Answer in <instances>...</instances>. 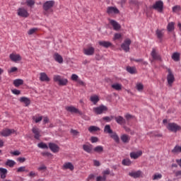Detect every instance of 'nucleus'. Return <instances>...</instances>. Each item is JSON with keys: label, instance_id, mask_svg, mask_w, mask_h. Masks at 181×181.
I'll list each match as a JSON object with an SVG mask.
<instances>
[{"label": "nucleus", "instance_id": "obj_17", "mask_svg": "<svg viewBox=\"0 0 181 181\" xmlns=\"http://www.w3.org/2000/svg\"><path fill=\"white\" fill-rule=\"evenodd\" d=\"M83 149L85 152H87V153H91L93 152V144H83Z\"/></svg>", "mask_w": 181, "mask_h": 181}, {"label": "nucleus", "instance_id": "obj_29", "mask_svg": "<svg viewBox=\"0 0 181 181\" xmlns=\"http://www.w3.org/2000/svg\"><path fill=\"white\" fill-rule=\"evenodd\" d=\"M64 169H69V170H74V165L71 163H65L63 165Z\"/></svg>", "mask_w": 181, "mask_h": 181}, {"label": "nucleus", "instance_id": "obj_44", "mask_svg": "<svg viewBox=\"0 0 181 181\" xmlns=\"http://www.w3.org/2000/svg\"><path fill=\"white\" fill-rule=\"evenodd\" d=\"M136 88L138 91H142V90H144V84L141 83H136Z\"/></svg>", "mask_w": 181, "mask_h": 181}, {"label": "nucleus", "instance_id": "obj_16", "mask_svg": "<svg viewBox=\"0 0 181 181\" xmlns=\"http://www.w3.org/2000/svg\"><path fill=\"white\" fill-rule=\"evenodd\" d=\"M10 59L12 62H21L22 57L19 54H10Z\"/></svg>", "mask_w": 181, "mask_h": 181}, {"label": "nucleus", "instance_id": "obj_63", "mask_svg": "<svg viewBox=\"0 0 181 181\" xmlns=\"http://www.w3.org/2000/svg\"><path fill=\"white\" fill-rule=\"evenodd\" d=\"M93 165H94V166H100L101 165V163H100V161H98L97 160H94Z\"/></svg>", "mask_w": 181, "mask_h": 181}, {"label": "nucleus", "instance_id": "obj_49", "mask_svg": "<svg viewBox=\"0 0 181 181\" xmlns=\"http://www.w3.org/2000/svg\"><path fill=\"white\" fill-rule=\"evenodd\" d=\"M28 6H33L35 5V0H26Z\"/></svg>", "mask_w": 181, "mask_h": 181}, {"label": "nucleus", "instance_id": "obj_22", "mask_svg": "<svg viewBox=\"0 0 181 181\" xmlns=\"http://www.w3.org/2000/svg\"><path fill=\"white\" fill-rule=\"evenodd\" d=\"M139 156H142V151L130 153V158L132 159H138V158H139Z\"/></svg>", "mask_w": 181, "mask_h": 181}, {"label": "nucleus", "instance_id": "obj_32", "mask_svg": "<svg viewBox=\"0 0 181 181\" xmlns=\"http://www.w3.org/2000/svg\"><path fill=\"white\" fill-rule=\"evenodd\" d=\"M172 59L174 62H179L180 60V54L179 52H174L172 55Z\"/></svg>", "mask_w": 181, "mask_h": 181}, {"label": "nucleus", "instance_id": "obj_7", "mask_svg": "<svg viewBox=\"0 0 181 181\" xmlns=\"http://www.w3.org/2000/svg\"><path fill=\"white\" fill-rule=\"evenodd\" d=\"M152 8L158 12H162L163 11V1H156V4L153 5Z\"/></svg>", "mask_w": 181, "mask_h": 181}, {"label": "nucleus", "instance_id": "obj_57", "mask_svg": "<svg viewBox=\"0 0 181 181\" xmlns=\"http://www.w3.org/2000/svg\"><path fill=\"white\" fill-rule=\"evenodd\" d=\"M46 169H47V168L46 167V165H41L40 167H39L37 168V170H39L40 172L42 171V170H46Z\"/></svg>", "mask_w": 181, "mask_h": 181}, {"label": "nucleus", "instance_id": "obj_59", "mask_svg": "<svg viewBox=\"0 0 181 181\" xmlns=\"http://www.w3.org/2000/svg\"><path fill=\"white\" fill-rule=\"evenodd\" d=\"M121 37H122L121 34H119V33H115V37H114V40H118V39H121Z\"/></svg>", "mask_w": 181, "mask_h": 181}, {"label": "nucleus", "instance_id": "obj_37", "mask_svg": "<svg viewBox=\"0 0 181 181\" xmlns=\"http://www.w3.org/2000/svg\"><path fill=\"white\" fill-rule=\"evenodd\" d=\"M122 163L124 166H131V165H132V161H131V160H129V158H126L122 161Z\"/></svg>", "mask_w": 181, "mask_h": 181}, {"label": "nucleus", "instance_id": "obj_61", "mask_svg": "<svg viewBox=\"0 0 181 181\" xmlns=\"http://www.w3.org/2000/svg\"><path fill=\"white\" fill-rule=\"evenodd\" d=\"M124 117L126 118V119L127 121H129V119H131L133 118V116L131 115L130 114H127V115H125Z\"/></svg>", "mask_w": 181, "mask_h": 181}, {"label": "nucleus", "instance_id": "obj_33", "mask_svg": "<svg viewBox=\"0 0 181 181\" xmlns=\"http://www.w3.org/2000/svg\"><path fill=\"white\" fill-rule=\"evenodd\" d=\"M167 30L168 32H173L175 30V23L170 22L167 25Z\"/></svg>", "mask_w": 181, "mask_h": 181}, {"label": "nucleus", "instance_id": "obj_19", "mask_svg": "<svg viewBox=\"0 0 181 181\" xmlns=\"http://www.w3.org/2000/svg\"><path fill=\"white\" fill-rule=\"evenodd\" d=\"M40 81H45V82H49L50 81V78L47 76V74L45 72H41L40 73Z\"/></svg>", "mask_w": 181, "mask_h": 181}, {"label": "nucleus", "instance_id": "obj_50", "mask_svg": "<svg viewBox=\"0 0 181 181\" xmlns=\"http://www.w3.org/2000/svg\"><path fill=\"white\" fill-rule=\"evenodd\" d=\"M71 79L73 81H78V76H77V74H73L71 75Z\"/></svg>", "mask_w": 181, "mask_h": 181}, {"label": "nucleus", "instance_id": "obj_51", "mask_svg": "<svg viewBox=\"0 0 181 181\" xmlns=\"http://www.w3.org/2000/svg\"><path fill=\"white\" fill-rule=\"evenodd\" d=\"M17 172H18V173L28 172V170H26V167L22 166V167H20L17 169Z\"/></svg>", "mask_w": 181, "mask_h": 181}, {"label": "nucleus", "instance_id": "obj_39", "mask_svg": "<svg viewBox=\"0 0 181 181\" xmlns=\"http://www.w3.org/2000/svg\"><path fill=\"white\" fill-rule=\"evenodd\" d=\"M104 132L106 134H112V129H111V126H110V124L105 126Z\"/></svg>", "mask_w": 181, "mask_h": 181}, {"label": "nucleus", "instance_id": "obj_41", "mask_svg": "<svg viewBox=\"0 0 181 181\" xmlns=\"http://www.w3.org/2000/svg\"><path fill=\"white\" fill-rule=\"evenodd\" d=\"M115 117L114 116H105L103 117V120L105 121L106 122H111V121H112V119H114Z\"/></svg>", "mask_w": 181, "mask_h": 181}, {"label": "nucleus", "instance_id": "obj_47", "mask_svg": "<svg viewBox=\"0 0 181 181\" xmlns=\"http://www.w3.org/2000/svg\"><path fill=\"white\" fill-rule=\"evenodd\" d=\"M36 32H37V28H33L30 29L28 31V35H33L34 33H36Z\"/></svg>", "mask_w": 181, "mask_h": 181}, {"label": "nucleus", "instance_id": "obj_5", "mask_svg": "<svg viewBox=\"0 0 181 181\" xmlns=\"http://www.w3.org/2000/svg\"><path fill=\"white\" fill-rule=\"evenodd\" d=\"M132 42L130 39L127 38L124 40V43L122 44L121 47L122 50L127 52H129V46H131V43Z\"/></svg>", "mask_w": 181, "mask_h": 181}, {"label": "nucleus", "instance_id": "obj_45", "mask_svg": "<svg viewBox=\"0 0 181 181\" xmlns=\"http://www.w3.org/2000/svg\"><path fill=\"white\" fill-rule=\"evenodd\" d=\"M127 71H128V73H130V74H134L135 68L134 67H131V66H127Z\"/></svg>", "mask_w": 181, "mask_h": 181}, {"label": "nucleus", "instance_id": "obj_12", "mask_svg": "<svg viewBox=\"0 0 181 181\" xmlns=\"http://www.w3.org/2000/svg\"><path fill=\"white\" fill-rule=\"evenodd\" d=\"M95 52V49L93 47H88V48L83 49V54H86V56H93Z\"/></svg>", "mask_w": 181, "mask_h": 181}, {"label": "nucleus", "instance_id": "obj_62", "mask_svg": "<svg viewBox=\"0 0 181 181\" xmlns=\"http://www.w3.org/2000/svg\"><path fill=\"white\" fill-rule=\"evenodd\" d=\"M110 169H107L106 170L103 171V176H107V175H110Z\"/></svg>", "mask_w": 181, "mask_h": 181}, {"label": "nucleus", "instance_id": "obj_48", "mask_svg": "<svg viewBox=\"0 0 181 181\" xmlns=\"http://www.w3.org/2000/svg\"><path fill=\"white\" fill-rule=\"evenodd\" d=\"M162 179V174H155L153 177V180H158Z\"/></svg>", "mask_w": 181, "mask_h": 181}, {"label": "nucleus", "instance_id": "obj_14", "mask_svg": "<svg viewBox=\"0 0 181 181\" xmlns=\"http://www.w3.org/2000/svg\"><path fill=\"white\" fill-rule=\"evenodd\" d=\"M151 56L153 58V60H160L161 57L159 54H158V52L156 51V48H153Z\"/></svg>", "mask_w": 181, "mask_h": 181}, {"label": "nucleus", "instance_id": "obj_43", "mask_svg": "<svg viewBox=\"0 0 181 181\" xmlns=\"http://www.w3.org/2000/svg\"><path fill=\"white\" fill-rule=\"evenodd\" d=\"M38 148H40L41 149H47L49 147L47 145L43 142L39 143L37 144Z\"/></svg>", "mask_w": 181, "mask_h": 181}, {"label": "nucleus", "instance_id": "obj_40", "mask_svg": "<svg viewBox=\"0 0 181 181\" xmlns=\"http://www.w3.org/2000/svg\"><path fill=\"white\" fill-rule=\"evenodd\" d=\"M89 132H97V131H100V127L95 126H90L88 128Z\"/></svg>", "mask_w": 181, "mask_h": 181}, {"label": "nucleus", "instance_id": "obj_26", "mask_svg": "<svg viewBox=\"0 0 181 181\" xmlns=\"http://www.w3.org/2000/svg\"><path fill=\"white\" fill-rule=\"evenodd\" d=\"M8 175V170L6 168H0V177L1 179H6Z\"/></svg>", "mask_w": 181, "mask_h": 181}, {"label": "nucleus", "instance_id": "obj_23", "mask_svg": "<svg viewBox=\"0 0 181 181\" xmlns=\"http://www.w3.org/2000/svg\"><path fill=\"white\" fill-rule=\"evenodd\" d=\"M117 124H119V125H124V124H126L127 121L122 117V116H117L114 117Z\"/></svg>", "mask_w": 181, "mask_h": 181}, {"label": "nucleus", "instance_id": "obj_25", "mask_svg": "<svg viewBox=\"0 0 181 181\" xmlns=\"http://www.w3.org/2000/svg\"><path fill=\"white\" fill-rule=\"evenodd\" d=\"M99 45L100 46L105 47L106 49H108V47H111V46H112V43L109 41H99Z\"/></svg>", "mask_w": 181, "mask_h": 181}, {"label": "nucleus", "instance_id": "obj_64", "mask_svg": "<svg viewBox=\"0 0 181 181\" xmlns=\"http://www.w3.org/2000/svg\"><path fill=\"white\" fill-rule=\"evenodd\" d=\"M42 156H52V153H49V152H44L42 153Z\"/></svg>", "mask_w": 181, "mask_h": 181}, {"label": "nucleus", "instance_id": "obj_4", "mask_svg": "<svg viewBox=\"0 0 181 181\" xmlns=\"http://www.w3.org/2000/svg\"><path fill=\"white\" fill-rule=\"evenodd\" d=\"M168 131L171 132H177V131H181V127L175 122L168 123L167 126Z\"/></svg>", "mask_w": 181, "mask_h": 181}, {"label": "nucleus", "instance_id": "obj_60", "mask_svg": "<svg viewBox=\"0 0 181 181\" xmlns=\"http://www.w3.org/2000/svg\"><path fill=\"white\" fill-rule=\"evenodd\" d=\"M15 71H18V68L13 66L8 71V73H15Z\"/></svg>", "mask_w": 181, "mask_h": 181}, {"label": "nucleus", "instance_id": "obj_30", "mask_svg": "<svg viewBox=\"0 0 181 181\" xmlns=\"http://www.w3.org/2000/svg\"><path fill=\"white\" fill-rule=\"evenodd\" d=\"M110 138H112V139H114V141H116L117 144H119V136H118V134H117V133L112 132V134H110Z\"/></svg>", "mask_w": 181, "mask_h": 181}, {"label": "nucleus", "instance_id": "obj_2", "mask_svg": "<svg viewBox=\"0 0 181 181\" xmlns=\"http://www.w3.org/2000/svg\"><path fill=\"white\" fill-rule=\"evenodd\" d=\"M53 80L55 83H58L59 86H66L69 83L67 78H62L60 75H54Z\"/></svg>", "mask_w": 181, "mask_h": 181}, {"label": "nucleus", "instance_id": "obj_11", "mask_svg": "<svg viewBox=\"0 0 181 181\" xmlns=\"http://www.w3.org/2000/svg\"><path fill=\"white\" fill-rule=\"evenodd\" d=\"M168 75L167 76V81L169 86H172V84H173V82L175 81V76L172 73V71L170 70V69H168Z\"/></svg>", "mask_w": 181, "mask_h": 181}, {"label": "nucleus", "instance_id": "obj_58", "mask_svg": "<svg viewBox=\"0 0 181 181\" xmlns=\"http://www.w3.org/2000/svg\"><path fill=\"white\" fill-rule=\"evenodd\" d=\"M90 141L92 144H95V142H98V138L92 136Z\"/></svg>", "mask_w": 181, "mask_h": 181}, {"label": "nucleus", "instance_id": "obj_9", "mask_svg": "<svg viewBox=\"0 0 181 181\" xmlns=\"http://www.w3.org/2000/svg\"><path fill=\"white\" fill-rule=\"evenodd\" d=\"M12 134H15V129H4L0 132V135H1V136H9L12 135Z\"/></svg>", "mask_w": 181, "mask_h": 181}, {"label": "nucleus", "instance_id": "obj_18", "mask_svg": "<svg viewBox=\"0 0 181 181\" xmlns=\"http://www.w3.org/2000/svg\"><path fill=\"white\" fill-rule=\"evenodd\" d=\"M53 57L54 60H55L57 63H59V64H63V57H62V55H60L59 53H54Z\"/></svg>", "mask_w": 181, "mask_h": 181}, {"label": "nucleus", "instance_id": "obj_36", "mask_svg": "<svg viewBox=\"0 0 181 181\" xmlns=\"http://www.w3.org/2000/svg\"><path fill=\"white\" fill-rule=\"evenodd\" d=\"M112 88L116 90L117 91H119V90H122V85L119 83H114L112 85Z\"/></svg>", "mask_w": 181, "mask_h": 181}, {"label": "nucleus", "instance_id": "obj_54", "mask_svg": "<svg viewBox=\"0 0 181 181\" xmlns=\"http://www.w3.org/2000/svg\"><path fill=\"white\" fill-rule=\"evenodd\" d=\"M71 134H72V135L74 136H78L79 133L77 130H74V129H71Z\"/></svg>", "mask_w": 181, "mask_h": 181}, {"label": "nucleus", "instance_id": "obj_56", "mask_svg": "<svg viewBox=\"0 0 181 181\" xmlns=\"http://www.w3.org/2000/svg\"><path fill=\"white\" fill-rule=\"evenodd\" d=\"M13 94H15L16 95H19V94H21V90H18V89H13L11 90Z\"/></svg>", "mask_w": 181, "mask_h": 181}, {"label": "nucleus", "instance_id": "obj_53", "mask_svg": "<svg viewBox=\"0 0 181 181\" xmlns=\"http://www.w3.org/2000/svg\"><path fill=\"white\" fill-rule=\"evenodd\" d=\"M33 119H34V121L36 122V124H37V122H40V121H42V119H43V117L40 116L38 117H33Z\"/></svg>", "mask_w": 181, "mask_h": 181}, {"label": "nucleus", "instance_id": "obj_52", "mask_svg": "<svg viewBox=\"0 0 181 181\" xmlns=\"http://www.w3.org/2000/svg\"><path fill=\"white\" fill-rule=\"evenodd\" d=\"M179 11H181L180 6H175L173 7V12H179Z\"/></svg>", "mask_w": 181, "mask_h": 181}, {"label": "nucleus", "instance_id": "obj_13", "mask_svg": "<svg viewBox=\"0 0 181 181\" xmlns=\"http://www.w3.org/2000/svg\"><path fill=\"white\" fill-rule=\"evenodd\" d=\"M110 24L112 25L114 30H119L121 29V25L115 20L109 19Z\"/></svg>", "mask_w": 181, "mask_h": 181}, {"label": "nucleus", "instance_id": "obj_3", "mask_svg": "<svg viewBox=\"0 0 181 181\" xmlns=\"http://www.w3.org/2000/svg\"><path fill=\"white\" fill-rule=\"evenodd\" d=\"M107 111H108V107L104 105L93 107V112L97 114V115H101V114H104L107 112Z\"/></svg>", "mask_w": 181, "mask_h": 181}, {"label": "nucleus", "instance_id": "obj_38", "mask_svg": "<svg viewBox=\"0 0 181 181\" xmlns=\"http://www.w3.org/2000/svg\"><path fill=\"white\" fill-rule=\"evenodd\" d=\"M6 166H9V168H13L15 165H16V163L13 160H8L6 162Z\"/></svg>", "mask_w": 181, "mask_h": 181}, {"label": "nucleus", "instance_id": "obj_1", "mask_svg": "<svg viewBox=\"0 0 181 181\" xmlns=\"http://www.w3.org/2000/svg\"><path fill=\"white\" fill-rule=\"evenodd\" d=\"M55 4L54 0L47 1L43 4L42 8L45 11V15H48L49 12H53L52 8Z\"/></svg>", "mask_w": 181, "mask_h": 181}, {"label": "nucleus", "instance_id": "obj_15", "mask_svg": "<svg viewBox=\"0 0 181 181\" xmlns=\"http://www.w3.org/2000/svg\"><path fill=\"white\" fill-rule=\"evenodd\" d=\"M32 132L34 134V138L39 141V139H40V136H42V135H40V129L37 127H33L32 129Z\"/></svg>", "mask_w": 181, "mask_h": 181}, {"label": "nucleus", "instance_id": "obj_6", "mask_svg": "<svg viewBox=\"0 0 181 181\" xmlns=\"http://www.w3.org/2000/svg\"><path fill=\"white\" fill-rule=\"evenodd\" d=\"M17 15L21 18H28V16H29V13L28 12V10L24 8H19L17 10Z\"/></svg>", "mask_w": 181, "mask_h": 181}, {"label": "nucleus", "instance_id": "obj_8", "mask_svg": "<svg viewBox=\"0 0 181 181\" xmlns=\"http://www.w3.org/2000/svg\"><path fill=\"white\" fill-rule=\"evenodd\" d=\"M65 109L68 111V112H71V114H79V115L83 114L81 111L76 108L74 106H66Z\"/></svg>", "mask_w": 181, "mask_h": 181}, {"label": "nucleus", "instance_id": "obj_27", "mask_svg": "<svg viewBox=\"0 0 181 181\" xmlns=\"http://www.w3.org/2000/svg\"><path fill=\"white\" fill-rule=\"evenodd\" d=\"M90 101H91L94 105H96L97 103L100 101V98L97 95H91L90 98Z\"/></svg>", "mask_w": 181, "mask_h": 181}, {"label": "nucleus", "instance_id": "obj_21", "mask_svg": "<svg viewBox=\"0 0 181 181\" xmlns=\"http://www.w3.org/2000/svg\"><path fill=\"white\" fill-rule=\"evenodd\" d=\"M120 139L123 144H129V142L131 141V136L128 134H124L120 136Z\"/></svg>", "mask_w": 181, "mask_h": 181}, {"label": "nucleus", "instance_id": "obj_46", "mask_svg": "<svg viewBox=\"0 0 181 181\" xmlns=\"http://www.w3.org/2000/svg\"><path fill=\"white\" fill-rule=\"evenodd\" d=\"M107 180V176L103 175V176H98L96 178V181H105Z\"/></svg>", "mask_w": 181, "mask_h": 181}, {"label": "nucleus", "instance_id": "obj_55", "mask_svg": "<svg viewBox=\"0 0 181 181\" xmlns=\"http://www.w3.org/2000/svg\"><path fill=\"white\" fill-rule=\"evenodd\" d=\"M10 153L13 156H19V155H21V153L19 152V151H11L10 152Z\"/></svg>", "mask_w": 181, "mask_h": 181}, {"label": "nucleus", "instance_id": "obj_24", "mask_svg": "<svg viewBox=\"0 0 181 181\" xmlns=\"http://www.w3.org/2000/svg\"><path fill=\"white\" fill-rule=\"evenodd\" d=\"M141 175H142V171L141 170L131 172L129 173V175H130L131 177H134V179H137V177H141Z\"/></svg>", "mask_w": 181, "mask_h": 181}, {"label": "nucleus", "instance_id": "obj_31", "mask_svg": "<svg viewBox=\"0 0 181 181\" xmlns=\"http://www.w3.org/2000/svg\"><path fill=\"white\" fill-rule=\"evenodd\" d=\"M156 35L160 40H162V38L163 37V30L157 29L156 31Z\"/></svg>", "mask_w": 181, "mask_h": 181}, {"label": "nucleus", "instance_id": "obj_34", "mask_svg": "<svg viewBox=\"0 0 181 181\" xmlns=\"http://www.w3.org/2000/svg\"><path fill=\"white\" fill-rule=\"evenodd\" d=\"M13 86H15V87H19L21 86H22L23 84V80L22 79H16L13 81Z\"/></svg>", "mask_w": 181, "mask_h": 181}, {"label": "nucleus", "instance_id": "obj_10", "mask_svg": "<svg viewBox=\"0 0 181 181\" xmlns=\"http://www.w3.org/2000/svg\"><path fill=\"white\" fill-rule=\"evenodd\" d=\"M107 13L108 15H117L119 13V10H118L117 7L109 6L107 8Z\"/></svg>", "mask_w": 181, "mask_h": 181}, {"label": "nucleus", "instance_id": "obj_28", "mask_svg": "<svg viewBox=\"0 0 181 181\" xmlns=\"http://www.w3.org/2000/svg\"><path fill=\"white\" fill-rule=\"evenodd\" d=\"M20 102L21 103H24L25 105V107H28V105H30V99L26 97H21L20 98Z\"/></svg>", "mask_w": 181, "mask_h": 181}, {"label": "nucleus", "instance_id": "obj_42", "mask_svg": "<svg viewBox=\"0 0 181 181\" xmlns=\"http://www.w3.org/2000/svg\"><path fill=\"white\" fill-rule=\"evenodd\" d=\"M179 152H181L180 146H175V148L172 150L173 153H179Z\"/></svg>", "mask_w": 181, "mask_h": 181}, {"label": "nucleus", "instance_id": "obj_20", "mask_svg": "<svg viewBox=\"0 0 181 181\" xmlns=\"http://www.w3.org/2000/svg\"><path fill=\"white\" fill-rule=\"evenodd\" d=\"M49 148L52 152H54V153L59 152V146H57L54 143H49Z\"/></svg>", "mask_w": 181, "mask_h": 181}, {"label": "nucleus", "instance_id": "obj_35", "mask_svg": "<svg viewBox=\"0 0 181 181\" xmlns=\"http://www.w3.org/2000/svg\"><path fill=\"white\" fill-rule=\"evenodd\" d=\"M94 152H97V153H101L104 152V147L103 146H97L93 148Z\"/></svg>", "mask_w": 181, "mask_h": 181}]
</instances>
